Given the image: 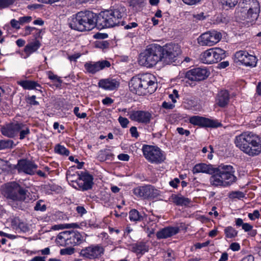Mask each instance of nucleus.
I'll return each mask as SVG.
<instances>
[{
  "label": "nucleus",
  "mask_w": 261,
  "mask_h": 261,
  "mask_svg": "<svg viewBox=\"0 0 261 261\" xmlns=\"http://www.w3.org/2000/svg\"><path fill=\"white\" fill-rule=\"evenodd\" d=\"M234 143L241 151L250 156L261 153V137L252 132H244L237 136Z\"/></svg>",
  "instance_id": "1"
},
{
  "label": "nucleus",
  "mask_w": 261,
  "mask_h": 261,
  "mask_svg": "<svg viewBox=\"0 0 261 261\" xmlns=\"http://www.w3.org/2000/svg\"><path fill=\"white\" fill-rule=\"evenodd\" d=\"M155 77L150 73L133 76L129 82L130 91L139 95L153 93L157 88Z\"/></svg>",
  "instance_id": "2"
},
{
  "label": "nucleus",
  "mask_w": 261,
  "mask_h": 261,
  "mask_svg": "<svg viewBox=\"0 0 261 261\" xmlns=\"http://www.w3.org/2000/svg\"><path fill=\"white\" fill-rule=\"evenodd\" d=\"M69 25L73 30L83 32L97 27V15L90 11H81L69 19Z\"/></svg>",
  "instance_id": "3"
},
{
  "label": "nucleus",
  "mask_w": 261,
  "mask_h": 261,
  "mask_svg": "<svg viewBox=\"0 0 261 261\" xmlns=\"http://www.w3.org/2000/svg\"><path fill=\"white\" fill-rule=\"evenodd\" d=\"M124 14V8L121 7L106 10L97 15V28L101 29L124 25V21L122 20Z\"/></svg>",
  "instance_id": "4"
},
{
  "label": "nucleus",
  "mask_w": 261,
  "mask_h": 261,
  "mask_svg": "<svg viewBox=\"0 0 261 261\" xmlns=\"http://www.w3.org/2000/svg\"><path fill=\"white\" fill-rule=\"evenodd\" d=\"M234 170L231 165H221L215 168L213 176L210 178L211 185L214 187H227L237 180Z\"/></svg>",
  "instance_id": "5"
},
{
  "label": "nucleus",
  "mask_w": 261,
  "mask_h": 261,
  "mask_svg": "<svg viewBox=\"0 0 261 261\" xmlns=\"http://www.w3.org/2000/svg\"><path fill=\"white\" fill-rule=\"evenodd\" d=\"M240 14L238 17L246 21L248 27L252 25L257 19L260 11V6L257 0H242L239 3Z\"/></svg>",
  "instance_id": "6"
},
{
  "label": "nucleus",
  "mask_w": 261,
  "mask_h": 261,
  "mask_svg": "<svg viewBox=\"0 0 261 261\" xmlns=\"http://www.w3.org/2000/svg\"><path fill=\"white\" fill-rule=\"evenodd\" d=\"M2 194L8 200L12 206L15 202L27 201L31 200L29 194L30 193L26 189L22 187L16 181L9 182L2 188Z\"/></svg>",
  "instance_id": "7"
},
{
  "label": "nucleus",
  "mask_w": 261,
  "mask_h": 261,
  "mask_svg": "<svg viewBox=\"0 0 261 261\" xmlns=\"http://www.w3.org/2000/svg\"><path fill=\"white\" fill-rule=\"evenodd\" d=\"M161 46L151 44L140 54L139 63L146 67H151L161 61Z\"/></svg>",
  "instance_id": "8"
},
{
  "label": "nucleus",
  "mask_w": 261,
  "mask_h": 261,
  "mask_svg": "<svg viewBox=\"0 0 261 261\" xmlns=\"http://www.w3.org/2000/svg\"><path fill=\"white\" fill-rule=\"evenodd\" d=\"M86 235L81 234L76 231H64L58 235L56 243L61 246H75L78 245L86 240Z\"/></svg>",
  "instance_id": "9"
},
{
  "label": "nucleus",
  "mask_w": 261,
  "mask_h": 261,
  "mask_svg": "<svg viewBox=\"0 0 261 261\" xmlns=\"http://www.w3.org/2000/svg\"><path fill=\"white\" fill-rule=\"evenodd\" d=\"M142 152L145 158L150 163L159 164L166 160V154L159 147L144 145Z\"/></svg>",
  "instance_id": "10"
},
{
  "label": "nucleus",
  "mask_w": 261,
  "mask_h": 261,
  "mask_svg": "<svg viewBox=\"0 0 261 261\" xmlns=\"http://www.w3.org/2000/svg\"><path fill=\"white\" fill-rule=\"evenodd\" d=\"M161 62L170 64L177 60L180 54V49L177 44H169L161 46Z\"/></svg>",
  "instance_id": "11"
},
{
  "label": "nucleus",
  "mask_w": 261,
  "mask_h": 261,
  "mask_svg": "<svg viewBox=\"0 0 261 261\" xmlns=\"http://www.w3.org/2000/svg\"><path fill=\"white\" fill-rule=\"evenodd\" d=\"M133 193L137 197L143 199H153L160 194V191L150 185L139 186L134 188Z\"/></svg>",
  "instance_id": "12"
},
{
  "label": "nucleus",
  "mask_w": 261,
  "mask_h": 261,
  "mask_svg": "<svg viewBox=\"0 0 261 261\" xmlns=\"http://www.w3.org/2000/svg\"><path fill=\"white\" fill-rule=\"evenodd\" d=\"M221 38V33L216 31H208L199 36L197 42L200 46H212L219 42Z\"/></svg>",
  "instance_id": "13"
},
{
  "label": "nucleus",
  "mask_w": 261,
  "mask_h": 261,
  "mask_svg": "<svg viewBox=\"0 0 261 261\" xmlns=\"http://www.w3.org/2000/svg\"><path fill=\"white\" fill-rule=\"evenodd\" d=\"M104 253V248L100 244H93L82 249L80 256L84 258L94 259L98 258Z\"/></svg>",
  "instance_id": "14"
},
{
  "label": "nucleus",
  "mask_w": 261,
  "mask_h": 261,
  "mask_svg": "<svg viewBox=\"0 0 261 261\" xmlns=\"http://www.w3.org/2000/svg\"><path fill=\"white\" fill-rule=\"evenodd\" d=\"M77 178L75 184L79 190L83 191L91 189L93 185V177L87 172H81L77 173Z\"/></svg>",
  "instance_id": "15"
},
{
  "label": "nucleus",
  "mask_w": 261,
  "mask_h": 261,
  "mask_svg": "<svg viewBox=\"0 0 261 261\" xmlns=\"http://www.w3.org/2000/svg\"><path fill=\"white\" fill-rule=\"evenodd\" d=\"M23 127L24 124L16 121L2 126L1 131L3 135L9 138H13Z\"/></svg>",
  "instance_id": "16"
},
{
  "label": "nucleus",
  "mask_w": 261,
  "mask_h": 261,
  "mask_svg": "<svg viewBox=\"0 0 261 261\" xmlns=\"http://www.w3.org/2000/svg\"><path fill=\"white\" fill-rule=\"evenodd\" d=\"M235 61L239 62L246 66L255 67L257 63V59L255 56L248 54L245 50H240L234 55Z\"/></svg>",
  "instance_id": "17"
},
{
  "label": "nucleus",
  "mask_w": 261,
  "mask_h": 261,
  "mask_svg": "<svg viewBox=\"0 0 261 261\" xmlns=\"http://www.w3.org/2000/svg\"><path fill=\"white\" fill-rule=\"evenodd\" d=\"M191 124L202 127H218L221 125L220 123L216 120H212L199 116H193L189 118Z\"/></svg>",
  "instance_id": "18"
},
{
  "label": "nucleus",
  "mask_w": 261,
  "mask_h": 261,
  "mask_svg": "<svg viewBox=\"0 0 261 261\" xmlns=\"http://www.w3.org/2000/svg\"><path fill=\"white\" fill-rule=\"evenodd\" d=\"M37 168L38 166L34 161L27 159L19 160L16 166V169L19 173L23 172L29 175L35 174Z\"/></svg>",
  "instance_id": "19"
},
{
  "label": "nucleus",
  "mask_w": 261,
  "mask_h": 261,
  "mask_svg": "<svg viewBox=\"0 0 261 261\" xmlns=\"http://www.w3.org/2000/svg\"><path fill=\"white\" fill-rule=\"evenodd\" d=\"M128 115L132 120L144 124L149 123L151 118V113L142 110L132 111L129 112Z\"/></svg>",
  "instance_id": "20"
},
{
  "label": "nucleus",
  "mask_w": 261,
  "mask_h": 261,
  "mask_svg": "<svg viewBox=\"0 0 261 261\" xmlns=\"http://www.w3.org/2000/svg\"><path fill=\"white\" fill-rule=\"evenodd\" d=\"M208 76V72L205 68H196L186 72V78L191 81H200Z\"/></svg>",
  "instance_id": "21"
},
{
  "label": "nucleus",
  "mask_w": 261,
  "mask_h": 261,
  "mask_svg": "<svg viewBox=\"0 0 261 261\" xmlns=\"http://www.w3.org/2000/svg\"><path fill=\"white\" fill-rule=\"evenodd\" d=\"M110 62L107 60H102L98 62H88L86 63L84 65L86 71L91 74H95L96 72L103 69L106 67H110Z\"/></svg>",
  "instance_id": "22"
},
{
  "label": "nucleus",
  "mask_w": 261,
  "mask_h": 261,
  "mask_svg": "<svg viewBox=\"0 0 261 261\" xmlns=\"http://www.w3.org/2000/svg\"><path fill=\"white\" fill-rule=\"evenodd\" d=\"M179 231L178 227H166L158 231L156 236L158 239H166L176 234Z\"/></svg>",
  "instance_id": "23"
},
{
  "label": "nucleus",
  "mask_w": 261,
  "mask_h": 261,
  "mask_svg": "<svg viewBox=\"0 0 261 261\" xmlns=\"http://www.w3.org/2000/svg\"><path fill=\"white\" fill-rule=\"evenodd\" d=\"M98 86L105 90H114L119 87V82L112 78L101 79L98 82Z\"/></svg>",
  "instance_id": "24"
},
{
  "label": "nucleus",
  "mask_w": 261,
  "mask_h": 261,
  "mask_svg": "<svg viewBox=\"0 0 261 261\" xmlns=\"http://www.w3.org/2000/svg\"><path fill=\"white\" fill-rule=\"evenodd\" d=\"M215 168L212 165L206 164L204 163L197 164L193 169L194 174L198 173H203L213 176L215 173Z\"/></svg>",
  "instance_id": "25"
},
{
  "label": "nucleus",
  "mask_w": 261,
  "mask_h": 261,
  "mask_svg": "<svg viewBox=\"0 0 261 261\" xmlns=\"http://www.w3.org/2000/svg\"><path fill=\"white\" fill-rule=\"evenodd\" d=\"M229 94L227 90H221L216 97V105L220 108L226 107L229 101Z\"/></svg>",
  "instance_id": "26"
},
{
  "label": "nucleus",
  "mask_w": 261,
  "mask_h": 261,
  "mask_svg": "<svg viewBox=\"0 0 261 261\" xmlns=\"http://www.w3.org/2000/svg\"><path fill=\"white\" fill-rule=\"evenodd\" d=\"M149 246L144 242H139L133 244L131 246V250L137 254L143 255L148 251Z\"/></svg>",
  "instance_id": "27"
},
{
  "label": "nucleus",
  "mask_w": 261,
  "mask_h": 261,
  "mask_svg": "<svg viewBox=\"0 0 261 261\" xmlns=\"http://www.w3.org/2000/svg\"><path fill=\"white\" fill-rule=\"evenodd\" d=\"M213 50V48H210L201 54L200 59L203 63L207 64L215 63Z\"/></svg>",
  "instance_id": "28"
},
{
  "label": "nucleus",
  "mask_w": 261,
  "mask_h": 261,
  "mask_svg": "<svg viewBox=\"0 0 261 261\" xmlns=\"http://www.w3.org/2000/svg\"><path fill=\"white\" fill-rule=\"evenodd\" d=\"M170 199L176 205L180 206L187 205L189 204L191 201L188 198L184 197L181 195L176 194H172L170 196Z\"/></svg>",
  "instance_id": "29"
},
{
  "label": "nucleus",
  "mask_w": 261,
  "mask_h": 261,
  "mask_svg": "<svg viewBox=\"0 0 261 261\" xmlns=\"http://www.w3.org/2000/svg\"><path fill=\"white\" fill-rule=\"evenodd\" d=\"M40 46L41 43L40 41L38 40H35V41L30 42L25 45L24 48V52L29 57L31 54L36 52Z\"/></svg>",
  "instance_id": "30"
},
{
  "label": "nucleus",
  "mask_w": 261,
  "mask_h": 261,
  "mask_svg": "<svg viewBox=\"0 0 261 261\" xmlns=\"http://www.w3.org/2000/svg\"><path fill=\"white\" fill-rule=\"evenodd\" d=\"M18 84L21 87H23L24 89L32 90V89H36L37 87L41 88V86L38 84L37 82L29 81V80H24L20 81L17 82Z\"/></svg>",
  "instance_id": "31"
},
{
  "label": "nucleus",
  "mask_w": 261,
  "mask_h": 261,
  "mask_svg": "<svg viewBox=\"0 0 261 261\" xmlns=\"http://www.w3.org/2000/svg\"><path fill=\"white\" fill-rule=\"evenodd\" d=\"M144 216L145 214L143 215H141L136 209L132 210L129 212V218L131 221L137 222L143 221Z\"/></svg>",
  "instance_id": "32"
},
{
  "label": "nucleus",
  "mask_w": 261,
  "mask_h": 261,
  "mask_svg": "<svg viewBox=\"0 0 261 261\" xmlns=\"http://www.w3.org/2000/svg\"><path fill=\"white\" fill-rule=\"evenodd\" d=\"M213 49H214L213 51L215 58V63H217L224 59L226 56L225 50L218 47L213 48Z\"/></svg>",
  "instance_id": "33"
},
{
  "label": "nucleus",
  "mask_w": 261,
  "mask_h": 261,
  "mask_svg": "<svg viewBox=\"0 0 261 261\" xmlns=\"http://www.w3.org/2000/svg\"><path fill=\"white\" fill-rule=\"evenodd\" d=\"M224 233L226 238H233L237 236L238 231L231 226H228L225 228Z\"/></svg>",
  "instance_id": "34"
},
{
  "label": "nucleus",
  "mask_w": 261,
  "mask_h": 261,
  "mask_svg": "<svg viewBox=\"0 0 261 261\" xmlns=\"http://www.w3.org/2000/svg\"><path fill=\"white\" fill-rule=\"evenodd\" d=\"M246 194L241 191H231L228 194V197L230 199H238L239 200L242 199L245 197Z\"/></svg>",
  "instance_id": "35"
},
{
  "label": "nucleus",
  "mask_w": 261,
  "mask_h": 261,
  "mask_svg": "<svg viewBox=\"0 0 261 261\" xmlns=\"http://www.w3.org/2000/svg\"><path fill=\"white\" fill-rule=\"evenodd\" d=\"M224 8L226 9L234 8L238 3L239 0H221Z\"/></svg>",
  "instance_id": "36"
},
{
  "label": "nucleus",
  "mask_w": 261,
  "mask_h": 261,
  "mask_svg": "<svg viewBox=\"0 0 261 261\" xmlns=\"http://www.w3.org/2000/svg\"><path fill=\"white\" fill-rule=\"evenodd\" d=\"M55 152L61 155L68 156L69 155V150L65 147L60 144L57 145L55 147Z\"/></svg>",
  "instance_id": "37"
},
{
  "label": "nucleus",
  "mask_w": 261,
  "mask_h": 261,
  "mask_svg": "<svg viewBox=\"0 0 261 261\" xmlns=\"http://www.w3.org/2000/svg\"><path fill=\"white\" fill-rule=\"evenodd\" d=\"M14 144L13 141L11 140H0V150L6 148H11Z\"/></svg>",
  "instance_id": "38"
},
{
  "label": "nucleus",
  "mask_w": 261,
  "mask_h": 261,
  "mask_svg": "<svg viewBox=\"0 0 261 261\" xmlns=\"http://www.w3.org/2000/svg\"><path fill=\"white\" fill-rule=\"evenodd\" d=\"M15 0H0V9L9 7L13 5Z\"/></svg>",
  "instance_id": "39"
},
{
  "label": "nucleus",
  "mask_w": 261,
  "mask_h": 261,
  "mask_svg": "<svg viewBox=\"0 0 261 261\" xmlns=\"http://www.w3.org/2000/svg\"><path fill=\"white\" fill-rule=\"evenodd\" d=\"M43 201L42 200H40L38 201L36 204L35 206L34 207V210L35 211H40L43 212L46 210V206L45 204H43Z\"/></svg>",
  "instance_id": "40"
},
{
  "label": "nucleus",
  "mask_w": 261,
  "mask_h": 261,
  "mask_svg": "<svg viewBox=\"0 0 261 261\" xmlns=\"http://www.w3.org/2000/svg\"><path fill=\"white\" fill-rule=\"evenodd\" d=\"M19 132H20L19 139L20 140L24 139L25 138L26 136L30 134L29 128L27 127L25 124L24 127L21 129Z\"/></svg>",
  "instance_id": "41"
},
{
  "label": "nucleus",
  "mask_w": 261,
  "mask_h": 261,
  "mask_svg": "<svg viewBox=\"0 0 261 261\" xmlns=\"http://www.w3.org/2000/svg\"><path fill=\"white\" fill-rule=\"evenodd\" d=\"M47 74L48 78L50 80L53 81L58 82L59 83H62V80L60 79V77H59L58 75L54 74L53 72L49 71L48 72Z\"/></svg>",
  "instance_id": "42"
},
{
  "label": "nucleus",
  "mask_w": 261,
  "mask_h": 261,
  "mask_svg": "<svg viewBox=\"0 0 261 261\" xmlns=\"http://www.w3.org/2000/svg\"><path fill=\"white\" fill-rule=\"evenodd\" d=\"M118 121L120 124L121 126L123 128H126L127 126V125L129 123L128 120L126 118L123 117L122 116H120L118 118Z\"/></svg>",
  "instance_id": "43"
},
{
  "label": "nucleus",
  "mask_w": 261,
  "mask_h": 261,
  "mask_svg": "<svg viewBox=\"0 0 261 261\" xmlns=\"http://www.w3.org/2000/svg\"><path fill=\"white\" fill-rule=\"evenodd\" d=\"M32 19V18L31 16H23L19 18V22H20V24H22L25 23H28L30 22Z\"/></svg>",
  "instance_id": "44"
},
{
  "label": "nucleus",
  "mask_w": 261,
  "mask_h": 261,
  "mask_svg": "<svg viewBox=\"0 0 261 261\" xmlns=\"http://www.w3.org/2000/svg\"><path fill=\"white\" fill-rule=\"evenodd\" d=\"M79 108L77 107H75L74 108L73 112L74 114L80 118H84L87 116V114L86 113H82V114H80L79 113Z\"/></svg>",
  "instance_id": "45"
},
{
  "label": "nucleus",
  "mask_w": 261,
  "mask_h": 261,
  "mask_svg": "<svg viewBox=\"0 0 261 261\" xmlns=\"http://www.w3.org/2000/svg\"><path fill=\"white\" fill-rule=\"evenodd\" d=\"M74 249L72 248H67L61 250L60 253L62 255H71L74 253Z\"/></svg>",
  "instance_id": "46"
},
{
  "label": "nucleus",
  "mask_w": 261,
  "mask_h": 261,
  "mask_svg": "<svg viewBox=\"0 0 261 261\" xmlns=\"http://www.w3.org/2000/svg\"><path fill=\"white\" fill-rule=\"evenodd\" d=\"M260 214L258 210H255L252 214L249 213L248 214V217L252 220H254L255 218H258Z\"/></svg>",
  "instance_id": "47"
},
{
  "label": "nucleus",
  "mask_w": 261,
  "mask_h": 261,
  "mask_svg": "<svg viewBox=\"0 0 261 261\" xmlns=\"http://www.w3.org/2000/svg\"><path fill=\"white\" fill-rule=\"evenodd\" d=\"M10 24H11V27L14 29H20L19 25L20 24V23L19 22V20H16L15 19H13L11 20Z\"/></svg>",
  "instance_id": "48"
},
{
  "label": "nucleus",
  "mask_w": 261,
  "mask_h": 261,
  "mask_svg": "<svg viewBox=\"0 0 261 261\" xmlns=\"http://www.w3.org/2000/svg\"><path fill=\"white\" fill-rule=\"evenodd\" d=\"M18 228L23 232H26L29 230V228L28 225L23 223H19Z\"/></svg>",
  "instance_id": "49"
},
{
  "label": "nucleus",
  "mask_w": 261,
  "mask_h": 261,
  "mask_svg": "<svg viewBox=\"0 0 261 261\" xmlns=\"http://www.w3.org/2000/svg\"><path fill=\"white\" fill-rule=\"evenodd\" d=\"M176 130H177V132L180 135H185L186 136H188L190 134V132L189 130L185 129L182 127H177Z\"/></svg>",
  "instance_id": "50"
},
{
  "label": "nucleus",
  "mask_w": 261,
  "mask_h": 261,
  "mask_svg": "<svg viewBox=\"0 0 261 261\" xmlns=\"http://www.w3.org/2000/svg\"><path fill=\"white\" fill-rule=\"evenodd\" d=\"M130 133L132 137H135L136 138H138L139 137V134L137 131V127L135 126H132L130 127Z\"/></svg>",
  "instance_id": "51"
},
{
  "label": "nucleus",
  "mask_w": 261,
  "mask_h": 261,
  "mask_svg": "<svg viewBox=\"0 0 261 261\" xmlns=\"http://www.w3.org/2000/svg\"><path fill=\"white\" fill-rule=\"evenodd\" d=\"M229 248L233 251H237L240 249V245L238 243H232L230 245Z\"/></svg>",
  "instance_id": "52"
},
{
  "label": "nucleus",
  "mask_w": 261,
  "mask_h": 261,
  "mask_svg": "<svg viewBox=\"0 0 261 261\" xmlns=\"http://www.w3.org/2000/svg\"><path fill=\"white\" fill-rule=\"evenodd\" d=\"M60 228H76L79 226L76 223L65 224L61 225Z\"/></svg>",
  "instance_id": "53"
},
{
  "label": "nucleus",
  "mask_w": 261,
  "mask_h": 261,
  "mask_svg": "<svg viewBox=\"0 0 261 261\" xmlns=\"http://www.w3.org/2000/svg\"><path fill=\"white\" fill-rule=\"evenodd\" d=\"M28 100H29V103L30 105L37 106L39 105V102L36 100V96L33 95L28 98Z\"/></svg>",
  "instance_id": "54"
},
{
  "label": "nucleus",
  "mask_w": 261,
  "mask_h": 261,
  "mask_svg": "<svg viewBox=\"0 0 261 261\" xmlns=\"http://www.w3.org/2000/svg\"><path fill=\"white\" fill-rule=\"evenodd\" d=\"M210 244V242L209 241H206L205 242H204V243H197L196 244H195V247L196 249H201L203 247H206L207 246H208V245Z\"/></svg>",
  "instance_id": "55"
},
{
  "label": "nucleus",
  "mask_w": 261,
  "mask_h": 261,
  "mask_svg": "<svg viewBox=\"0 0 261 261\" xmlns=\"http://www.w3.org/2000/svg\"><path fill=\"white\" fill-rule=\"evenodd\" d=\"M180 182V180L178 178H174L169 182V185L174 188H176L178 187V184Z\"/></svg>",
  "instance_id": "56"
},
{
  "label": "nucleus",
  "mask_w": 261,
  "mask_h": 261,
  "mask_svg": "<svg viewBox=\"0 0 261 261\" xmlns=\"http://www.w3.org/2000/svg\"><path fill=\"white\" fill-rule=\"evenodd\" d=\"M138 24L137 23L133 22L126 25L125 23H124V25L123 26L124 27V29L125 30H129L132 28H136L137 27H138Z\"/></svg>",
  "instance_id": "57"
},
{
  "label": "nucleus",
  "mask_w": 261,
  "mask_h": 261,
  "mask_svg": "<svg viewBox=\"0 0 261 261\" xmlns=\"http://www.w3.org/2000/svg\"><path fill=\"white\" fill-rule=\"evenodd\" d=\"M114 100L110 97H107L103 99L102 102L104 105H110L113 103Z\"/></svg>",
  "instance_id": "58"
},
{
  "label": "nucleus",
  "mask_w": 261,
  "mask_h": 261,
  "mask_svg": "<svg viewBox=\"0 0 261 261\" xmlns=\"http://www.w3.org/2000/svg\"><path fill=\"white\" fill-rule=\"evenodd\" d=\"M184 3L189 5H194L199 3L201 0H182Z\"/></svg>",
  "instance_id": "59"
},
{
  "label": "nucleus",
  "mask_w": 261,
  "mask_h": 261,
  "mask_svg": "<svg viewBox=\"0 0 261 261\" xmlns=\"http://www.w3.org/2000/svg\"><path fill=\"white\" fill-rule=\"evenodd\" d=\"M118 158L121 161H127L129 159V156L127 154L121 153L118 155Z\"/></svg>",
  "instance_id": "60"
},
{
  "label": "nucleus",
  "mask_w": 261,
  "mask_h": 261,
  "mask_svg": "<svg viewBox=\"0 0 261 261\" xmlns=\"http://www.w3.org/2000/svg\"><path fill=\"white\" fill-rule=\"evenodd\" d=\"M162 107L166 109H172L174 108L175 106L173 104L164 101L162 103Z\"/></svg>",
  "instance_id": "61"
},
{
  "label": "nucleus",
  "mask_w": 261,
  "mask_h": 261,
  "mask_svg": "<svg viewBox=\"0 0 261 261\" xmlns=\"http://www.w3.org/2000/svg\"><path fill=\"white\" fill-rule=\"evenodd\" d=\"M34 30H37V29L35 27H31L29 26L26 27L25 28V35L27 36L31 34V32Z\"/></svg>",
  "instance_id": "62"
},
{
  "label": "nucleus",
  "mask_w": 261,
  "mask_h": 261,
  "mask_svg": "<svg viewBox=\"0 0 261 261\" xmlns=\"http://www.w3.org/2000/svg\"><path fill=\"white\" fill-rule=\"evenodd\" d=\"M76 211L78 214L83 215L87 213V211L83 206H78L76 207Z\"/></svg>",
  "instance_id": "63"
},
{
  "label": "nucleus",
  "mask_w": 261,
  "mask_h": 261,
  "mask_svg": "<svg viewBox=\"0 0 261 261\" xmlns=\"http://www.w3.org/2000/svg\"><path fill=\"white\" fill-rule=\"evenodd\" d=\"M242 228L245 231H249L252 229V226L249 224V223H244L242 226Z\"/></svg>",
  "instance_id": "64"
}]
</instances>
